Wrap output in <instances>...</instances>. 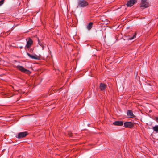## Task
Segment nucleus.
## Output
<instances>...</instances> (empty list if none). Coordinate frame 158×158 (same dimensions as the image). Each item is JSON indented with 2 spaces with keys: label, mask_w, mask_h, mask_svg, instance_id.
Instances as JSON below:
<instances>
[{
  "label": "nucleus",
  "mask_w": 158,
  "mask_h": 158,
  "mask_svg": "<svg viewBox=\"0 0 158 158\" xmlns=\"http://www.w3.org/2000/svg\"><path fill=\"white\" fill-rule=\"evenodd\" d=\"M78 5L77 8L84 7L88 5V2L85 0H80L78 2Z\"/></svg>",
  "instance_id": "1"
},
{
  "label": "nucleus",
  "mask_w": 158,
  "mask_h": 158,
  "mask_svg": "<svg viewBox=\"0 0 158 158\" xmlns=\"http://www.w3.org/2000/svg\"><path fill=\"white\" fill-rule=\"evenodd\" d=\"M113 124L115 125L122 126L123 124V122L121 121H116L113 123Z\"/></svg>",
  "instance_id": "11"
},
{
  "label": "nucleus",
  "mask_w": 158,
  "mask_h": 158,
  "mask_svg": "<svg viewBox=\"0 0 158 158\" xmlns=\"http://www.w3.org/2000/svg\"><path fill=\"white\" fill-rule=\"evenodd\" d=\"M155 120L158 123V117H155Z\"/></svg>",
  "instance_id": "16"
},
{
  "label": "nucleus",
  "mask_w": 158,
  "mask_h": 158,
  "mask_svg": "<svg viewBox=\"0 0 158 158\" xmlns=\"http://www.w3.org/2000/svg\"><path fill=\"white\" fill-rule=\"evenodd\" d=\"M136 33H135L133 36L132 37H130L129 38V40H131L133 39L134 38H136Z\"/></svg>",
  "instance_id": "14"
},
{
  "label": "nucleus",
  "mask_w": 158,
  "mask_h": 158,
  "mask_svg": "<svg viewBox=\"0 0 158 158\" xmlns=\"http://www.w3.org/2000/svg\"><path fill=\"white\" fill-rule=\"evenodd\" d=\"M93 23L90 22L89 24L87 26V28L88 30H90L92 27Z\"/></svg>",
  "instance_id": "12"
},
{
  "label": "nucleus",
  "mask_w": 158,
  "mask_h": 158,
  "mask_svg": "<svg viewBox=\"0 0 158 158\" xmlns=\"http://www.w3.org/2000/svg\"><path fill=\"white\" fill-rule=\"evenodd\" d=\"M124 126L125 127L131 128L133 126V124L131 122H126L124 123Z\"/></svg>",
  "instance_id": "6"
},
{
  "label": "nucleus",
  "mask_w": 158,
  "mask_h": 158,
  "mask_svg": "<svg viewBox=\"0 0 158 158\" xmlns=\"http://www.w3.org/2000/svg\"><path fill=\"white\" fill-rule=\"evenodd\" d=\"M127 114L129 118H132L134 117L133 114L131 110H128L127 111Z\"/></svg>",
  "instance_id": "9"
},
{
  "label": "nucleus",
  "mask_w": 158,
  "mask_h": 158,
  "mask_svg": "<svg viewBox=\"0 0 158 158\" xmlns=\"http://www.w3.org/2000/svg\"><path fill=\"white\" fill-rule=\"evenodd\" d=\"M33 43V42L32 40L30 38H28L27 42V44L25 46V48H28Z\"/></svg>",
  "instance_id": "5"
},
{
  "label": "nucleus",
  "mask_w": 158,
  "mask_h": 158,
  "mask_svg": "<svg viewBox=\"0 0 158 158\" xmlns=\"http://www.w3.org/2000/svg\"><path fill=\"white\" fill-rule=\"evenodd\" d=\"M27 54L30 58L32 59L35 60H39L40 59L39 57L37 55H32L28 53H27Z\"/></svg>",
  "instance_id": "7"
},
{
  "label": "nucleus",
  "mask_w": 158,
  "mask_h": 158,
  "mask_svg": "<svg viewBox=\"0 0 158 158\" xmlns=\"http://www.w3.org/2000/svg\"><path fill=\"white\" fill-rule=\"evenodd\" d=\"M17 68L20 71L22 72L27 74L30 73V72L29 70L24 68L23 66L18 65L17 66Z\"/></svg>",
  "instance_id": "3"
},
{
  "label": "nucleus",
  "mask_w": 158,
  "mask_h": 158,
  "mask_svg": "<svg viewBox=\"0 0 158 158\" xmlns=\"http://www.w3.org/2000/svg\"><path fill=\"white\" fill-rule=\"evenodd\" d=\"M149 4L147 0H141L140 7H141L147 8L149 6Z\"/></svg>",
  "instance_id": "2"
},
{
  "label": "nucleus",
  "mask_w": 158,
  "mask_h": 158,
  "mask_svg": "<svg viewBox=\"0 0 158 158\" xmlns=\"http://www.w3.org/2000/svg\"><path fill=\"white\" fill-rule=\"evenodd\" d=\"M22 48H23V47L22 46H20V47H19V48H20V49H22Z\"/></svg>",
  "instance_id": "17"
},
{
  "label": "nucleus",
  "mask_w": 158,
  "mask_h": 158,
  "mask_svg": "<svg viewBox=\"0 0 158 158\" xmlns=\"http://www.w3.org/2000/svg\"><path fill=\"white\" fill-rule=\"evenodd\" d=\"M27 135V132H24L19 133L16 137L18 139L23 138Z\"/></svg>",
  "instance_id": "4"
},
{
  "label": "nucleus",
  "mask_w": 158,
  "mask_h": 158,
  "mask_svg": "<svg viewBox=\"0 0 158 158\" xmlns=\"http://www.w3.org/2000/svg\"><path fill=\"white\" fill-rule=\"evenodd\" d=\"M152 129L154 131L157 133H158V125H156L153 127Z\"/></svg>",
  "instance_id": "13"
},
{
  "label": "nucleus",
  "mask_w": 158,
  "mask_h": 158,
  "mask_svg": "<svg viewBox=\"0 0 158 158\" xmlns=\"http://www.w3.org/2000/svg\"><path fill=\"white\" fill-rule=\"evenodd\" d=\"M107 87L106 85L105 84L101 83L100 85V89L102 91H104Z\"/></svg>",
  "instance_id": "10"
},
{
  "label": "nucleus",
  "mask_w": 158,
  "mask_h": 158,
  "mask_svg": "<svg viewBox=\"0 0 158 158\" xmlns=\"http://www.w3.org/2000/svg\"><path fill=\"white\" fill-rule=\"evenodd\" d=\"M69 136H72V135H69Z\"/></svg>",
  "instance_id": "18"
},
{
  "label": "nucleus",
  "mask_w": 158,
  "mask_h": 158,
  "mask_svg": "<svg viewBox=\"0 0 158 158\" xmlns=\"http://www.w3.org/2000/svg\"><path fill=\"white\" fill-rule=\"evenodd\" d=\"M4 0H1L0 1V6L2 5L4 2Z\"/></svg>",
  "instance_id": "15"
},
{
  "label": "nucleus",
  "mask_w": 158,
  "mask_h": 158,
  "mask_svg": "<svg viewBox=\"0 0 158 158\" xmlns=\"http://www.w3.org/2000/svg\"><path fill=\"white\" fill-rule=\"evenodd\" d=\"M136 2V0H130L127 3V5L128 7H131Z\"/></svg>",
  "instance_id": "8"
}]
</instances>
